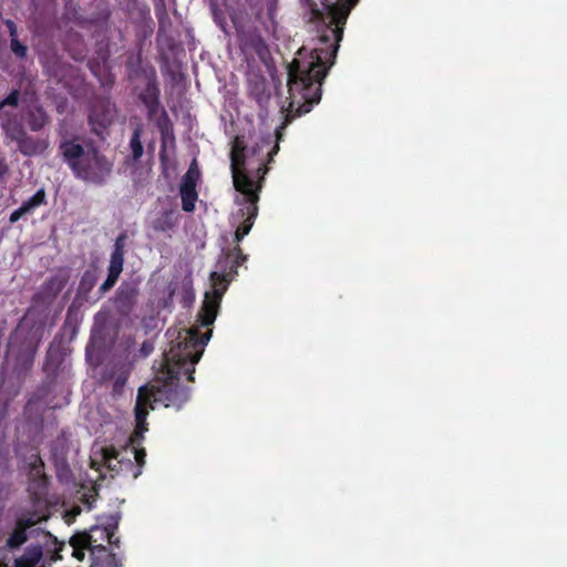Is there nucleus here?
<instances>
[{
    "instance_id": "f257e3e1",
    "label": "nucleus",
    "mask_w": 567,
    "mask_h": 567,
    "mask_svg": "<svg viewBox=\"0 0 567 567\" xmlns=\"http://www.w3.org/2000/svg\"><path fill=\"white\" fill-rule=\"evenodd\" d=\"M245 257L239 256L229 268L226 260H219L216 270L210 274V290L205 292L202 309L198 313V326L189 329L168 330L167 337L171 347L164 353L163 360L155 374V380L150 385L138 389L135 406L136 430L131 441L135 445L147 431L145 419L150 410H154L157 403L166 408L181 409L188 400V393L178 385L181 375H187L193 380L195 364L199 361L205 346L212 337L210 326L216 320L219 305L227 290L229 281L236 272V267Z\"/></svg>"
},
{
    "instance_id": "f03ea898",
    "label": "nucleus",
    "mask_w": 567,
    "mask_h": 567,
    "mask_svg": "<svg viewBox=\"0 0 567 567\" xmlns=\"http://www.w3.org/2000/svg\"><path fill=\"white\" fill-rule=\"evenodd\" d=\"M358 0H320L311 11V22L318 34L317 43L302 47L288 66L290 107L299 104L298 115L310 112L321 99V83L327 66L333 64L343 25Z\"/></svg>"
},
{
    "instance_id": "7ed1b4c3",
    "label": "nucleus",
    "mask_w": 567,
    "mask_h": 567,
    "mask_svg": "<svg viewBox=\"0 0 567 567\" xmlns=\"http://www.w3.org/2000/svg\"><path fill=\"white\" fill-rule=\"evenodd\" d=\"M270 145V137L261 138L256 147L246 150L244 141L236 137L230 152V168L234 187L237 192V209L230 216L235 228V239L240 241L249 234L258 214L257 203L261 183L267 173L266 157L270 162L279 150L278 143L265 154L262 150Z\"/></svg>"
},
{
    "instance_id": "20e7f679",
    "label": "nucleus",
    "mask_w": 567,
    "mask_h": 567,
    "mask_svg": "<svg viewBox=\"0 0 567 567\" xmlns=\"http://www.w3.org/2000/svg\"><path fill=\"white\" fill-rule=\"evenodd\" d=\"M116 528L117 518L111 517L105 525H95L89 530L75 534L70 539L72 556L82 561L85 550H89L92 560L90 567H113L114 556L106 546L113 543ZM114 543H117V539Z\"/></svg>"
},
{
    "instance_id": "39448f33",
    "label": "nucleus",
    "mask_w": 567,
    "mask_h": 567,
    "mask_svg": "<svg viewBox=\"0 0 567 567\" xmlns=\"http://www.w3.org/2000/svg\"><path fill=\"white\" fill-rule=\"evenodd\" d=\"M61 150L74 175L84 182L101 184L112 172L113 164L92 146L66 141Z\"/></svg>"
},
{
    "instance_id": "423d86ee",
    "label": "nucleus",
    "mask_w": 567,
    "mask_h": 567,
    "mask_svg": "<svg viewBox=\"0 0 567 567\" xmlns=\"http://www.w3.org/2000/svg\"><path fill=\"white\" fill-rule=\"evenodd\" d=\"M18 92L13 91L0 102V124L6 134L19 143L20 151L25 155H33L45 148L44 143L34 144L24 136V132L17 114Z\"/></svg>"
},
{
    "instance_id": "0eeeda50",
    "label": "nucleus",
    "mask_w": 567,
    "mask_h": 567,
    "mask_svg": "<svg viewBox=\"0 0 567 567\" xmlns=\"http://www.w3.org/2000/svg\"><path fill=\"white\" fill-rule=\"evenodd\" d=\"M91 463L100 472L109 471L112 477L114 474L126 472L132 467L131 460H120L117 453L112 447H101L94 451Z\"/></svg>"
},
{
    "instance_id": "6e6552de",
    "label": "nucleus",
    "mask_w": 567,
    "mask_h": 567,
    "mask_svg": "<svg viewBox=\"0 0 567 567\" xmlns=\"http://www.w3.org/2000/svg\"><path fill=\"white\" fill-rule=\"evenodd\" d=\"M198 178L199 171L196 164L193 163L184 175L181 184V197L185 212H193L195 208V202L197 199L196 184Z\"/></svg>"
},
{
    "instance_id": "1a4fd4ad",
    "label": "nucleus",
    "mask_w": 567,
    "mask_h": 567,
    "mask_svg": "<svg viewBox=\"0 0 567 567\" xmlns=\"http://www.w3.org/2000/svg\"><path fill=\"white\" fill-rule=\"evenodd\" d=\"M35 520L33 519H21L18 522L17 527L8 538V545L12 548L19 547L22 545L29 537V534L33 533L34 530L28 532L31 527L35 525Z\"/></svg>"
},
{
    "instance_id": "9d476101",
    "label": "nucleus",
    "mask_w": 567,
    "mask_h": 567,
    "mask_svg": "<svg viewBox=\"0 0 567 567\" xmlns=\"http://www.w3.org/2000/svg\"><path fill=\"white\" fill-rule=\"evenodd\" d=\"M44 202V192L38 190L31 198L24 202L18 209L13 210L10 215V221L16 223L22 216L30 214L35 207Z\"/></svg>"
},
{
    "instance_id": "9b49d317",
    "label": "nucleus",
    "mask_w": 567,
    "mask_h": 567,
    "mask_svg": "<svg viewBox=\"0 0 567 567\" xmlns=\"http://www.w3.org/2000/svg\"><path fill=\"white\" fill-rule=\"evenodd\" d=\"M42 549L39 546L30 547L20 558L16 559V567H44Z\"/></svg>"
},
{
    "instance_id": "f8f14e48",
    "label": "nucleus",
    "mask_w": 567,
    "mask_h": 567,
    "mask_svg": "<svg viewBox=\"0 0 567 567\" xmlns=\"http://www.w3.org/2000/svg\"><path fill=\"white\" fill-rule=\"evenodd\" d=\"M123 247L120 243V239L116 240L114 250L111 255L109 272L112 275L120 276L123 270Z\"/></svg>"
},
{
    "instance_id": "ddd939ff",
    "label": "nucleus",
    "mask_w": 567,
    "mask_h": 567,
    "mask_svg": "<svg viewBox=\"0 0 567 567\" xmlns=\"http://www.w3.org/2000/svg\"><path fill=\"white\" fill-rule=\"evenodd\" d=\"M112 116L113 114L110 109H107L106 113L102 116V118L99 117L95 111L90 115V121L93 125V130L97 135L103 134V130L106 128V126L111 123Z\"/></svg>"
},
{
    "instance_id": "4468645a",
    "label": "nucleus",
    "mask_w": 567,
    "mask_h": 567,
    "mask_svg": "<svg viewBox=\"0 0 567 567\" xmlns=\"http://www.w3.org/2000/svg\"><path fill=\"white\" fill-rule=\"evenodd\" d=\"M176 220L174 212H164L155 221L154 228L157 230L166 231L174 227Z\"/></svg>"
},
{
    "instance_id": "2eb2a0df",
    "label": "nucleus",
    "mask_w": 567,
    "mask_h": 567,
    "mask_svg": "<svg viewBox=\"0 0 567 567\" xmlns=\"http://www.w3.org/2000/svg\"><path fill=\"white\" fill-rule=\"evenodd\" d=\"M141 130L135 128L131 137L130 146L132 150L133 158L138 159L143 155V146L140 141Z\"/></svg>"
},
{
    "instance_id": "dca6fc26",
    "label": "nucleus",
    "mask_w": 567,
    "mask_h": 567,
    "mask_svg": "<svg viewBox=\"0 0 567 567\" xmlns=\"http://www.w3.org/2000/svg\"><path fill=\"white\" fill-rule=\"evenodd\" d=\"M8 25H9V29H10V34L12 37L11 39V49L12 51L18 55V56H21L23 58L25 55V52H27V48L24 45H22L17 39H16V33H17V29L14 27V24L11 22V21H8Z\"/></svg>"
},
{
    "instance_id": "f3484780",
    "label": "nucleus",
    "mask_w": 567,
    "mask_h": 567,
    "mask_svg": "<svg viewBox=\"0 0 567 567\" xmlns=\"http://www.w3.org/2000/svg\"><path fill=\"white\" fill-rule=\"evenodd\" d=\"M45 123L47 115L42 109H37L33 113H31L30 126L32 130H40L45 125Z\"/></svg>"
},
{
    "instance_id": "a211bd4d",
    "label": "nucleus",
    "mask_w": 567,
    "mask_h": 567,
    "mask_svg": "<svg viewBox=\"0 0 567 567\" xmlns=\"http://www.w3.org/2000/svg\"><path fill=\"white\" fill-rule=\"evenodd\" d=\"M43 537L47 538L48 542H50L54 546V550H53V555H52L51 559L52 560L61 559V556L59 553L64 548V545L58 544V540L55 538H52V536L50 534H43Z\"/></svg>"
},
{
    "instance_id": "6ab92c4d",
    "label": "nucleus",
    "mask_w": 567,
    "mask_h": 567,
    "mask_svg": "<svg viewBox=\"0 0 567 567\" xmlns=\"http://www.w3.org/2000/svg\"><path fill=\"white\" fill-rule=\"evenodd\" d=\"M117 278H118L117 275H112L109 272L106 280L101 286V290L107 291L109 289H111L115 285Z\"/></svg>"
},
{
    "instance_id": "aec40b11",
    "label": "nucleus",
    "mask_w": 567,
    "mask_h": 567,
    "mask_svg": "<svg viewBox=\"0 0 567 567\" xmlns=\"http://www.w3.org/2000/svg\"><path fill=\"white\" fill-rule=\"evenodd\" d=\"M133 455H134V458L135 461L137 462V464L140 466H142L144 464V457H145V451L144 450H137V449H134L132 451Z\"/></svg>"
},
{
    "instance_id": "412c9836",
    "label": "nucleus",
    "mask_w": 567,
    "mask_h": 567,
    "mask_svg": "<svg viewBox=\"0 0 567 567\" xmlns=\"http://www.w3.org/2000/svg\"><path fill=\"white\" fill-rule=\"evenodd\" d=\"M81 509L79 507L72 508L70 512L65 514V520L68 524H71L74 518L80 514Z\"/></svg>"
},
{
    "instance_id": "4be33fe9",
    "label": "nucleus",
    "mask_w": 567,
    "mask_h": 567,
    "mask_svg": "<svg viewBox=\"0 0 567 567\" xmlns=\"http://www.w3.org/2000/svg\"><path fill=\"white\" fill-rule=\"evenodd\" d=\"M42 471V463L40 460L35 458L33 463V472L35 476H40Z\"/></svg>"
},
{
    "instance_id": "5701e85b",
    "label": "nucleus",
    "mask_w": 567,
    "mask_h": 567,
    "mask_svg": "<svg viewBox=\"0 0 567 567\" xmlns=\"http://www.w3.org/2000/svg\"><path fill=\"white\" fill-rule=\"evenodd\" d=\"M4 172H6V166L3 163L0 162V176L3 175Z\"/></svg>"
},
{
    "instance_id": "b1692460",
    "label": "nucleus",
    "mask_w": 567,
    "mask_h": 567,
    "mask_svg": "<svg viewBox=\"0 0 567 567\" xmlns=\"http://www.w3.org/2000/svg\"><path fill=\"white\" fill-rule=\"evenodd\" d=\"M141 471L138 470L136 473H134L133 477L136 478L140 475Z\"/></svg>"
},
{
    "instance_id": "393cba45",
    "label": "nucleus",
    "mask_w": 567,
    "mask_h": 567,
    "mask_svg": "<svg viewBox=\"0 0 567 567\" xmlns=\"http://www.w3.org/2000/svg\"><path fill=\"white\" fill-rule=\"evenodd\" d=\"M86 503H87V507L90 508L92 506V502L87 498Z\"/></svg>"
},
{
    "instance_id": "a878e982",
    "label": "nucleus",
    "mask_w": 567,
    "mask_h": 567,
    "mask_svg": "<svg viewBox=\"0 0 567 567\" xmlns=\"http://www.w3.org/2000/svg\"><path fill=\"white\" fill-rule=\"evenodd\" d=\"M276 135H277V138H280V133L278 131L276 132Z\"/></svg>"
}]
</instances>
